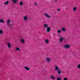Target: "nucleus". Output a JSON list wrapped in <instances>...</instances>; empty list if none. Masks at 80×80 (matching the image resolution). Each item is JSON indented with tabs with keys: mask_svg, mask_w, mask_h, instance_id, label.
Returning <instances> with one entry per match:
<instances>
[{
	"mask_svg": "<svg viewBox=\"0 0 80 80\" xmlns=\"http://www.w3.org/2000/svg\"><path fill=\"white\" fill-rule=\"evenodd\" d=\"M73 10H74V12H75V11H76V10H77V8H76V7H74L73 8Z\"/></svg>",
	"mask_w": 80,
	"mask_h": 80,
	"instance_id": "412c9836",
	"label": "nucleus"
},
{
	"mask_svg": "<svg viewBox=\"0 0 80 80\" xmlns=\"http://www.w3.org/2000/svg\"><path fill=\"white\" fill-rule=\"evenodd\" d=\"M45 42H46V43L47 44H48V43H49V41L48 40V39H46L45 40Z\"/></svg>",
	"mask_w": 80,
	"mask_h": 80,
	"instance_id": "9d476101",
	"label": "nucleus"
},
{
	"mask_svg": "<svg viewBox=\"0 0 80 80\" xmlns=\"http://www.w3.org/2000/svg\"><path fill=\"white\" fill-rule=\"evenodd\" d=\"M24 68L27 70H30V68L27 67H24Z\"/></svg>",
	"mask_w": 80,
	"mask_h": 80,
	"instance_id": "ddd939ff",
	"label": "nucleus"
},
{
	"mask_svg": "<svg viewBox=\"0 0 80 80\" xmlns=\"http://www.w3.org/2000/svg\"><path fill=\"white\" fill-rule=\"evenodd\" d=\"M46 58V59H47V61L48 62H50V61H51L50 59V58Z\"/></svg>",
	"mask_w": 80,
	"mask_h": 80,
	"instance_id": "1a4fd4ad",
	"label": "nucleus"
},
{
	"mask_svg": "<svg viewBox=\"0 0 80 80\" xmlns=\"http://www.w3.org/2000/svg\"><path fill=\"white\" fill-rule=\"evenodd\" d=\"M57 11H60V9H57Z\"/></svg>",
	"mask_w": 80,
	"mask_h": 80,
	"instance_id": "c756f323",
	"label": "nucleus"
},
{
	"mask_svg": "<svg viewBox=\"0 0 80 80\" xmlns=\"http://www.w3.org/2000/svg\"><path fill=\"white\" fill-rule=\"evenodd\" d=\"M8 3H9V1H7L4 3V5H8Z\"/></svg>",
	"mask_w": 80,
	"mask_h": 80,
	"instance_id": "f3484780",
	"label": "nucleus"
},
{
	"mask_svg": "<svg viewBox=\"0 0 80 80\" xmlns=\"http://www.w3.org/2000/svg\"><path fill=\"white\" fill-rule=\"evenodd\" d=\"M55 0V1H57V0Z\"/></svg>",
	"mask_w": 80,
	"mask_h": 80,
	"instance_id": "2f4dec72",
	"label": "nucleus"
},
{
	"mask_svg": "<svg viewBox=\"0 0 80 80\" xmlns=\"http://www.w3.org/2000/svg\"><path fill=\"white\" fill-rule=\"evenodd\" d=\"M61 71H60V69H58V74H59V75H60V74H61Z\"/></svg>",
	"mask_w": 80,
	"mask_h": 80,
	"instance_id": "dca6fc26",
	"label": "nucleus"
},
{
	"mask_svg": "<svg viewBox=\"0 0 80 80\" xmlns=\"http://www.w3.org/2000/svg\"><path fill=\"white\" fill-rule=\"evenodd\" d=\"M23 2H22V1H21L20 2V5L21 6H22V5H23Z\"/></svg>",
	"mask_w": 80,
	"mask_h": 80,
	"instance_id": "aec40b11",
	"label": "nucleus"
},
{
	"mask_svg": "<svg viewBox=\"0 0 80 80\" xmlns=\"http://www.w3.org/2000/svg\"><path fill=\"white\" fill-rule=\"evenodd\" d=\"M3 33V30H0V34L2 35Z\"/></svg>",
	"mask_w": 80,
	"mask_h": 80,
	"instance_id": "5701e85b",
	"label": "nucleus"
},
{
	"mask_svg": "<svg viewBox=\"0 0 80 80\" xmlns=\"http://www.w3.org/2000/svg\"><path fill=\"white\" fill-rule=\"evenodd\" d=\"M16 51H17L18 50H20V48H17L16 49Z\"/></svg>",
	"mask_w": 80,
	"mask_h": 80,
	"instance_id": "b1692460",
	"label": "nucleus"
},
{
	"mask_svg": "<svg viewBox=\"0 0 80 80\" xmlns=\"http://www.w3.org/2000/svg\"><path fill=\"white\" fill-rule=\"evenodd\" d=\"M59 69H60L59 68L57 67V65H56L55 66V71H57V70H58Z\"/></svg>",
	"mask_w": 80,
	"mask_h": 80,
	"instance_id": "f03ea898",
	"label": "nucleus"
},
{
	"mask_svg": "<svg viewBox=\"0 0 80 80\" xmlns=\"http://www.w3.org/2000/svg\"><path fill=\"white\" fill-rule=\"evenodd\" d=\"M44 14L45 16L46 17H47L48 18H50V16L47 14L46 13H44Z\"/></svg>",
	"mask_w": 80,
	"mask_h": 80,
	"instance_id": "7ed1b4c3",
	"label": "nucleus"
},
{
	"mask_svg": "<svg viewBox=\"0 0 80 80\" xmlns=\"http://www.w3.org/2000/svg\"><path fill=\"white\" fill-rule=\"evenodd\" d=\"M58 36H60V35H58Z\"/></svg>",
	"mask_w": 80,
	"mask_h": 80,
	"instance_id": "473e14b6",
	"label": "nucleus"
},
{
	"mask_svg": "<svg viewBox=\"0 0 80 80\" xmlns=\"http://www.w3.org/2000/svg\"><path fill=\"white\" fill-rule=\"evenodd\" d=\"M44 27L46 28H48V25H47V24H45L44 25Z\"/></svg>",
	"mask_w": 80,
	"mask_h": 80,
	"instance_id": "4468645a",
	"label": "nucleus"
},
{
	"mask_svg": "<svg viewBox=\"0 0 80 80\" xmlns=\"http://www.w3.org/2000/svg\"><path fill=\"white\" fill-rule=\"evenodd\" d=\"M65 30H66L65 28H61V31H62V32H65Z\"/></svg>",
	"mask_w": 80,
	"mask_h": 80,
	"instance_id": "f8f14e48",
	"label": "nucleus"
},
{
	"mask_svg": "<svg viewBox=\"0 0 80 80\" xmlns=\"http://www.w3.org/2000/svg\"><path fill=\"white\" fill-rule=\"evenodd\" d=\"M54 35H55V33H54Z\"/></svg>",
	"mask_w": 80,
	"mask_h": 80,
	"instance_id": "7c9ffc66",
	"label": "nucleus"
},
{
	"mask_svg": "<svg viewBox=\"0 0 80 80\" xmlns=\"http://www.w3.org/2000/svg\"><path fill=\"white\" fill-rule=\"evenodd\" d=\"M80 68V64H79L78 66V68Z\"/></svg>",
	"mask_w": 80,
	"mask_h": 80,
	"instance_id": "bb28decb",
	"label": "nucleus"
},
{
	"mask_svg": "<svg viewBox=\"0 0 80 80\" xmlns=\"http://www.w3.org/2000/svg\"><path fill=\"white\" fill-rule=\"evenodd\" d=\"M4 21H3V20L2 19H0V23H4Z\"/></svg>",
	"mask_w": 80,
	"mask_h": 80,
	"instance_id": "6ab92c4d",
	"label": "nucleus"
},
{
	"mask_svg": "<svg viewBox=\"0 0 80 80\" xmlns=\"http://www.w3.org/2000/svg\"><path fill=\"white\" fill-rule=\"evenodd\" d=\"M34 4H35V5L36 6L37 5V2H34Z\"/></svg>",
	"mask_w": 80,
	"mask_h": 80,
	"instance_id": "c85d7f7f",
	"label": "nucleus"
},
{
	"mask_svg": "<svg viewBox=\"0 0 80 80\" xmlns=\"http://www.w3.org/2000/svg\"><path fill=\"white\" fill-rule=\"evenodd\" d=\"M63 38H61L59 39V42H61L63 41Z\"/></svg>",
	"mask_w": 80,
	"mask_h": 80,
	"instance_id": "423d86ee",
	"label": "nucleus"
},
{
	"mask_svg": "<svg viewBox=\"0 0 80 80\" xmlns=\"http://www.w3.org/2000/svg\"><path fill=\"white\" fill-rule=\"evenodd\" d=\"M8 46V47L10 48V47H11V44L10 43H8L7 44Z\"/></svg>",
	"mask_w": 80,
	"mask_h": 80,
	"instance_id": "2eb2a0df",
	"label": "nucleus"
},
{
	"mask_svg": "<svg viewBox=\"0 0 80 80\" xmlns=\"http://www.w3.org/2000/svg\"><path fill=\"white\" fill-rule=\"evenodd\" d=\"M63 80H67L68 79H67V78H64Z\"/></svg>",
	"mask_w": 80,
	"mask_h": 80,
	"instance_id": "cd10ccee",
	"label": "nucleus"
},
{
	"mask_svg": "<svg viewBox=\"0 0 80 80\" xmlns=\"http://www.w3.org/2000/svg\"><path fill=\"white\" fill-rule=\"evenodd\" d=\"M21 43H22L23 44H25V40L23 39H21Z\"/></svg>",
	"mask_w": 80,
	"mask_h": 80,
	"instance_id": "6e6552de",
	"label": "nucleus"
},
{
	"mask_svg": "<svg viewBox=\"0 0 80 80\" xmlns=\"http://www.w3.org/2000/svg\"><path fill=\"white\" fill-rule=\"evenodd\" d=\"M57 80H62L61 78H57Z\"/></svg>",
	"mask_w": 80,
	"mask_h": 80,
	"instance_id": "a878e982",
	"label": "nucleus"
},
{
	"mask_svg": "<svg viewBox=\"0 0 80 80\" xmlns=\"http://www.w3.org/2000/svg\"><path fill=\"white\" fill-rule=\"evenodd\" d=\"M9 27H10V28L11 29H12V28H13V24H10L9 25Z\"/></svg>",
	"mask_w": 80,
	"mask_h": 80,
	"instance_id": "20e7f679",
	"label": "nucleus"
},
{
	"mask_svg": "<svg viewBox=\"0 0 80 80\" xmlns=\"http://www.w3.org/2000/svg\"><path fill=\"white\" fill-rule=\"evenodd\" d=\"M10 22V20H8V21H7V24L8 26H9Z\"/></svg>",
	"mask_w": 80,
	"mask_h": 80,
	"instance_id": "0eeeda50",
	"label": "nucleus"
},
{
	"mask_svg": "<svg viewBox=\"0 0 80 80\" xmlns=\"http://www.w3.org/2000/svg\"><path fill=\"white\" fill-rule=\"evenodd\" d=\"M12 2L14 3H17V0H12Z\"/></svg>",
	"mask_w": 80,
	"mask_h": 80,
	"instance_id": "a211bd4d",
	"label": "nucleus"
},
{
	"mask_svg": "<svg viewBox=\"0 0 80 80\" xmlns=\"http://www.w3.org/2000/svg\"><path fill=\"white\" fill-rule=\"evenodd\" d=\"M64 48H70V46H69V45H68V44H66L65 45H64Z\"/></svg>",
	"mask_w": 80,
	"mask_h": 80,
	"instance_id": "f257e3e1",
	"label": "nucleus"
},
{
	"mask_svg": "<svg viewBox=\"0 0 80 80\" xmlns=\"http://www.w3.org/2000/svg\"><path fill=\"white\" fill-rule=\"evenodd\" d=\"M51 78H52V80H55V77H54L52 75L51 77Z\"/></svg>",
	"mask_w": 80,
	"mask_h": 80,
	"instance_id": "4be33fe9",
	"label": "nucleus"
},
{
	"mask_svg": "<svg viewBox=\"0 0 80 80\" xmlns=\"http://www.w3.org/2000/svg\"><path fill=\"white\" fill-rule=\"evenodd\" d=\"M46 30L48 32H50V27H48L47 29H46Z\"/></svg>",
	"mask_w": 80,
	"mask_h": 80,
	"instance_id": "39448f33",
	"label": "nucleus"
},
{
	"mask_svg": "<svg viewBox=\"0 0 80 80\" xmlns=\"http://www.w3.org/2000/svg\"><path fill=\"white\" fill-rule=\"evenodd\" d=\"M58 33H62V31H61L60 30H58Z\"/></svg>",
	"mask_w": 80,
	"mask_h": 80,
	"instance_id": "393cba45",
	"label": "nucleus"
},
{
	"mask_svg": "<svg viewBox=\"0 0 80 80\" xmlns=\"http://www.w3.org/2000/svg\"><path fill=\"white\" fill-rule=\"evenodd\" d=\"M27 16H24L23 18V20L25 21H27Z\"/></svg>",
	"mask_w": 80,
	"mask_h": 80,
	"instance_id": "9b49d317",
	"label": "nucleus"
}]
</instances>
